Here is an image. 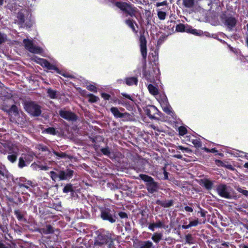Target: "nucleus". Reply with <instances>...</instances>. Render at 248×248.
Returning a JSON list of instances; mask_svg holds the SVG:
<instances>
[{"label": "nucleus", "mask_w": 248, "mask_h": 248, "mask_svg": "<svg viewBox=\"0 0 248 248\" xmlns=\"http://www.w3.org/2000/svg\"><path fill=\"white\" fill-rule=\"evenodd\" d=\"M216 191L219 196L227 199H232L234 197V191L232 188L225 184L217 185Z\"/></svg>", "instance_id": "f257e3e1"}, {"label": "nucleus", "mask_w": 248, "mask_h": 248, "mask_svg": "<svg viewBox=\"0 0 248 248\" xmlns=\"http://www.w3.org/2000/svg\"><path fill=\"white\" fill-rule=\"evenodd\" d=\"M139 177L146 183L147 189L150 193H153L156 191L157 188V184L152 177L143 174H140Z\"/></svg>", "instance_id": "f03ea898"}, {"label": "nucleus", "mask_w": 248, "mask_h": 248, "mask_svg": "<svg viewBox=\"0 0 248 248\" xmlns=\"http://www.w3.org/2000/svg\"><path fill=\"white\" fill-rule=\"evenodd\" d=\"M24 108L30 114L38 116L41 113V107L33 102H28L25 103Z\"/></svg>", "instance_id": "7ed1b4c3"}, {"label": "nucleus", "mask_w": 248, "mask_h": 248, "mask_svg": "<svg viewBox=\"0 0 248 248\" xmlns=\"http://www.w3.org/2000/svg\"><path fill=\"white\" fill-rule=\"evenodd\" d=\"M115 5L121 10L131 16H135L136 12V9L126 2H117Z\"/></svg>", "instance_id": "20e7f679"}, {"label": "nucleus", "mask_w": 248, "mask_h": 248, "mask_svg": "<svg viewBox=\"0 0 248 248\" xmlns=\"http://www.w3.org/2000/svg\"><path fill=\"white\" fill-rule=\"evenodd\" d=\"M23 43L25 48L30 52L36 54H40L42 52V49L34 45L32 41L31 40L25 39Z\"/></svg>", "instance_id": "39448f33"}, {"label": "nucleus", "mask_w": 248, "mask_h": 248, "mask_svg": "<svg viewBox=\"0 0 248 248\" xmlns=\"http://www.w3.org/2000/svg\"><path fill=\"white\" fill-rule=\"evenodd\" d=\"M101 217L103 220H107L111 223L116 221V219L111 214V211L108 208H102L101 209Z\"/></svg>", "instance_id": "423d86ee"}, {"label": "nucleus", "mask_w": 248, "mask_h": 248, "mask_svg": "<svg viewBox=\"0 0 248 248\" xmlns=\"http://www.w3.org/2000/svg\"><path fill=\"white\" fill-rule=\"evenodd\" d=\"M223 22L227 29L231 31L235 26L237 21L232 16H227L224 18Z\"/></svg>", "instance_id": "0eeeda50"}, {"label": "nucleus", "mask_w": 248, "mask_h": 248, "mask_svg": "<svg viewBox=\"0 0 248 248\" xmlns=\"http://www.w3.org/2000/svg\"><path fill=\"white\" fill-rule=\"evenodd\" d=\"M109 241H111V238L108 235L100 234L97 237L94 245L96 246H102L107 244Z\"/></svg>", "instance_id": "6e6552de"}, {"label": "nucleus", "mask_w": 248, "mask_h": 248, "mask_svg": "<svg viewBox=\"0 0 248 248\" xmlns=\"http://www.w3.org/2000/svg\"><path fill=\"white\" fill-rule=\"evenodd\" d=\"M59 114L62 118L67 121H74L77 120L76 115L69 111L61 110L59 111Z\"/></svg>", "instance_id": "1a4fd4ad"}, {"label": "nucleus", "mask_w": 248, "mask_h": 248, "mask_svg": "<svg viewBox=\"0 0 248 248\" xmlns=\"http://www.w3.org/2000/svg\"><path fill=\"white\" fill-rule=\"evenodd\" d=\"M140 42L141 53L143 58L145 59L147 56V41L144 35L140 36Z\"/></svg>", "instance_id": "9d476101"}, {"label": "nucleus", "mask_w": 248, "mask_h": 248, "mask_svg": "<svg viewBox=\"0 0 248 248\" xmlns=\"http://www.w3.org/2000/svg\"><path fill=\"white\" fill-rule=\"evenodd\" d=\"M158 71L159 69L158 68H156L155 69L153 68L151 70H149L148 72H145L144 76L146 79L149 81L151 82H154Z\"/></svg>", "instance_id": "9b49d317"}, {"label": "nucleus", "mask_w": 248, "mask_h": 248, "mask_svg": "<svg viewBox=\"0 0 248 248\" xmlns=\"http://www.w3.org/2000/svg\"><path fill=\"white\" fill-rule=\"evenodd\" d=\"M37 62L40 64L42 66L46 67L49 70H54L57 73H59V70L54 65L50 64L48 61L44 59L38 58L36 60Z\"/></svg>", "instance_id": "f8f14e48"}, {"label": "nucleus", "mask_w": 248, "mask_h": 248, "mask_svg": "<svg viewBox=\"0 0 248 248\" xmlns=\"http://www.w3.org/2000/svg\"><path fill=\"white\" fill-rule=\"evenodd\" d=\"M145 110L146 114L152 119L154 118L155 115L158 112L157 108L152 105L147 106Z\"/></svg>", "instance_id": "ddd939ff"}, {"label": "nucleus", "mask_w": 248, "mask_h": 248, "mask_svg": "<svg viewBox=\"0 0 248 248\" xmlns=\"http://www.w3.org/2000/svg\"><path fill=\"white\" fill-rule=\"evenodd\" d=\"M110 111L116 118H123L128 114L127 113H121L118 108L116 107H112Z\"/></svg>", "instance_id": "4468645a"}, {"label": "nucleus", "mask_w": 248, "mask_h": 248, "mask_svg": "<svg viewBox=\"0 0 248 248\" xmlns=\"http://www.w3.org/2000/svg\"><path fill=\"white\" fill-rule=\"evenodd\" d=\"M165 103H164L163 105H162V108L164 111H165L166 113H167L168 114L170 115V116H172L174 114L173 112L172 111V108L171 107L168 105V100L167 98L165 97Z\"/></svg>", "instance_id": "2eb2a0df"}, {"label": "nucleus", "mask_w": 248, "mask_h": 248, "mask_svg": "<svg viewBox=\"0 0 248 248\" xmlns=\"http://www.w3.org/2000/svg\"><path fill=\"white\" fill-rule=\"evenodd\" d=\"M39 232L45 234H50L54 232V229L50 225H46V226L39 229Z\"/></svg>", "instance_id": "dca6fc26"}, {"label": "nucleus", "mask_w": 248, "mask_h": 248, "mask_svg": "<svg viewBox=\"0 0 248 248\" xmlns=\"http://www.w3.org/2000/svg\"><path fill=\"white\" fill-rule=\"evenodd\" d=\"M173 202L172 200L162 201L158 200L156 202V204L160 205L164 208H168L171 206L173 205Z\"/></svg>", "instance_id": "f3484780"}, {"label": "nucleus", "mask_w": 248, "mask_h": 248, "mask_svg": "<svg viewBox=\"0 0 248 248\" xmlns=\"http://www.w3.org/2000/svg\"><path fill=\"white\" fill-rule=\"evenodd\" d=\"M165 225L163 223L161 222L160 221H158L155 223L150 224L148 227V228L152 230V231H154L155 228H165Z\"/></svg>", "instance_id": "a211bd4d"}, {"label": "nucleus", "mask_w": 248, "mask_h": 248, "mask_svg": "<svg viewBox=\"0 0 248 248\" xmlns=\"http://www.w3.org/2000/svg\"><path fill=\"white\" fill-rule=\"evenodd\" d=\"M125 83L129 86L137 85L138 83V79L135 77L128 78L125 79Z\"/></svg>", "instance_id": "6ab92c4d"}, {"label": "nucleus", "mask_w": 248, "mask_h": 248, "mask_svg": "<svg viewBox=\"0 0 248 248\" xmlns=\"http://www.w3.org/2000/svg\"><path fill=\"white\" fill-rule=\"evenodd\" d=\"M125 23L132 29L133 31L135 33L137 32V31L134 26V24L135 25H137V24L134 21L131 19H127L125 21Z\"/></svg>", "instance_id": "aec40b11"}, {"label": "nucleus", "mask_w": 248, "mask_h": 248, "mask_svg": "<svg viewBox=\"0 0 248 248\" xmlns=\"http://www.w3.org/2000/svg\"><path fill=\"white\" fill-rule=\"evenodd\" d=\"M202 185L203 186L207 189H211L212 188L213 186V182L211 181L208 179H205L202 181Z\"/></svg>", "instance_id": "412c9836"}, {"label": "nucleus", "mask_w": 248, "mask_h": 248, "mask_svg": "<svg viewBox=\"0 0 248 248\" xmlns=\"http://www.w3.org/2000/svg\"><path fill=\"white\" fill-rule=\"evenodd\" d=\"M149 92L153 95H155L158 93V89L152 84H149L148 86Z\"/></svg>", "instance_id": "4be33fe9"}, {"label": "nucleus", "mask_w": 248, "mask_h": 248, "mask_svg": "<svg viewBox=\"0 0 248 248\" xmlns=\"http://www.w3.org/2000/svg\"><path fill=\"white\" fill-rule=\"evenodd\" d=\"M162 233H155L153 235L152 239L154 242L157 243L162 239Z\"/></svg>", "instance_id": "5701e85b"}, {"label": "nucleus", "mask_w": 248, "mask_h": 248, "mask_svg": "<svg viewBox=\"0 0 248 248\" xmlns=\"http://www.w3.org/2000/svg\"><path fill=\"white\" fill-rule=\"evenodd\" d=\"M14 212L18 220L24 222L26 221L23 214L19 210H15Z\"/></svg>", "instance_id": "b1692460"}, {"label": "nucleus", "mask_w": 248, "mask_h": 248, "mask_svg": "<svg viewBox=\"0 0 248 248\" xmlns=\"http://www.w3.org/2000/svg\"><path fill=\"white\" fill-rule=\"evenodd\" d=\"M17 153L16 152H14V154L9 155L7 156V159L11 163H15L17 159Z\"/></svg>", "instance_id": "393cba45"}, {"label": "nucleus", "mask_w": 248, "mask_h": 248, "mask_svg": "<svg viewBox=\"0 0 248 248\" xmlns=\"http://www.w3.org/2000/svg\"><path fill=\"white\" fill-rule=\"evenodd\" d=\"M153 245V243L150 241H144L141 244L140 248H151Z\"/></svg>", "instance_id": "a878e982"}, {"label": "nucleus", "mask_w": 248, "mask_h": 248, "mask_svg": "<svg viewBox=\"0 0 248 248\" xmlns=\"http://www.w3.org/2000/svg\"><path fill=\"white\" fill-rule=\"evenodd\" d=\"M47 93L50 98L55 99L57 98L56 92L55 90L51 89H48Z\"/></svg>", "instance_id": "bb28decb"}, {"label": "nucleus", "mask_w": 248, "mask_h": 248, "mask_svg": "<svg viewBox=\"0 0 248 248\" xmlns=\"http://www.w3.org/2000/svg\"><path fill=\"white\" fill-rule=\"evenodd\" d=\"M194 3V0H183V4L187 8L192 7Z\"/></svg>", "instance_id": "cd10ccee"}, {"label": "nucleus", "mask_w": 248, "mask_h": 248, "mask_svg": "<svg viewBox=\"0 0 248 248\" xmlns=\"http://www.w3.org/2000/svg\"><path fill=\"white\" fill-rule=\"evenodd\" d=\"M26 161L24 158L23 156H21L19 158V162L18 166L20 168H23V167L27 166L26 164Z\"/></svg>", "instance_id": "c85d7f7f"}, {"label": "nucleus", "mask_w": 248, "mask_h": 248, "mask_svg": "<svg viewBox=\"0 0 248 248\" xmlns=\"http://www.w3.org/2000/svg\"><path fill=\"white\" fill-rule=\"evenodd\" d=\"M89 101L92 103L96 102L99 98L97 96L93 94H89L88 95Z\"/></svg>", "instance_id": "c756f323"}, {"label": "nucleus", "mask_w": 248, "mask_h": 248, "mask_svg": "<svg viewBox=\"0 0 248 248\" xmlns=\"http://www.w3.org/2000/svg\"><path fill=\"white\" fill-rule=\"evenodd\" d=\"M32 183L31 181H28L27 184H19V186L20 188H21L22 190L25 191V189H29V186L28 185H31Z\"/></svg>", "instance_id": "7c9ffc66"}, {"label": "nucleus", "mask_w": 248, "mask_h": 248, "mask_svg": "<svg viewBox=\"0 0 248 248\" xmlns=\"http://www.w3.org/2000/svg\"><path fill=\"white\" fill-rule=\"evenodd\" d=\"M157 16L160 20H164L166 16V13L165 12L157 10Z\"/></svg>", "instance_id": "2f4dec72"}, {"label": "nucleus", "mask_w": 248, "mask_h": 248, "mask_svg": "<svg viewBox=\"0 0 248 248\" xmlns=\"http://www.w3.org/2000/svg\"><path fill=\"white\" fill-rule=\"evenodd\" d=\"M43 132H46L48 134H50L51 135H55L56 131L54 128L53 127H48L46 129H45Z\"/></svg>", "instance_id": "473e14b6"}, {"label": "nucleus", "mask_w": 248, "mask_h": 248, "mask_svg": "<svg viewBox=\"0 0 248 248\" xmlns=\"http://www.w3.org/2000/svg\"><path fill=\"white\" fill-rule=\"evenodd\" d=\"M176 31L178 32L185 31V26L183 24H179L176 26Z\"/></svg>", "instance_id": "72a5a7b5"}, {"label": "nucleus", "mask_w": 248, "mask_h": 248, "mask_svg": "<svg viewBox=\"0 0 248 248\" xmlns=\"http://www.w3.org/2000/svg\"><path fill=\"white\" fill-rule=\"evenodd\" d=\"M179 134L181 136L185 135L187 132L186 128L184 126H180L178 128Z\"/></svg>", "instance_id": "f704fd0d"}, {"label": "nucleus", "mask_w": 248, "mask_h": 248, "mask_svg": "<svg viewBox=\"0 0 248 248\" xmlns=\"http://www.w3.org/2000/svg\"><path fill=\"white\" fill-rule=\"evenodd\" d=\"M50 177L54 181H56L59 178V173L57 174L56 172L51 171L50 172Z\"/></svg>", "instance_id": "c9c22d12"}, {"label": "nucleus", "mask_w": 248, "mask_h": 248, "mask_svg": "<svg viewBox=\"0 0 248 248\" xmlns=\"http://www.w3.org/2000/svg\"><path fill=\"white\" fill-rule=\"evenodd\" d=\"M73 191L72 186L71 185H67L63 189L64 193H67Z\"/></svg>", "instance_id": "e433bc0d"}, {"label": "nucleus", "mask_w": 248, "mask_h": 248, "mask_svg": "<svg viewBox=\"0 0 248 248\" xmlns=\"http://www.w3.org/2000/svg\"><path fill=\"white\" fill-rule=\"evenodd\" d=\"M7 40V36L4 33H0V44L5 42Z\"/></svg>", "instance_id": "4c0bfd02"}, {"label": "nucleus", "mask_w": 248, "mask_h": 248, "mask_svg": "<svg viewBox=\"0 0 248 248\" xmlns=\"http://www.w3.org/2000/svg\"><path fill=\"white\" fill-rule=\"evenodd\" d=\"M65 176L64 171H60L59 172V179L60 180H66V177Z\"/></svg>", "instance_id": "58836bf2"}, {"label": "nucleus", "mask_w": 248, "mask_h": 248, "mask_svg": "<svg viewBox=\"0 0 248 248\" xmlns=\"http://www.w3.org/2000/svg\"><path fill=\"white\" fill-rule=\"evenodd\" d=\"M17 18L21 23L24 22V16L22 13H18L17 15Z\"/></svg>", "instance_id": "ea45409f"}, {"label": "nucleus", "mask_w": 248, "mask_h": 248, "mask_svg": "<svg viewBox=\"0 0 248 248\" xmlns=\"http://www.w3.org/2000/svg\"><path fill=\"white\" fill-rule=\"evenodd\" d=\"M192 143L195 145L196 147H200L202 146L201 142L199 140L194 139L192 140Z\"/></svg>", "instance_id": "a19ab883"}, {"label": "nucleus", "mask_w": 248, "mask_h": 248, "mask_svg": "<svg viewBox=\"0 0 248 248\" xmlns=\"http://www.w3.org/2000/svg\"><path fill=\"white\" fill-rule=\"evenodd\" d=\"M65 176L66 177V179L71 178L73 176V171L72 170H67L66 171H65Z\"/></svg>", "instance_id": "79ce46f5"}, {"label": "nucleus", "mask_w": 248, "mask_h": 248, "mask_svg": "<svg viewBox=\"0 0 248 248\" xmlns=\"http://www.w3.org/2000/svg\"><path fill=\"white\" fill-rule=\"evenodd\" d=\"M237 190L243 194V195H244L245 196H247V197H248V190H244L243 189H242V188L241 187H238L237 188Z\"/></svg>", "instance_id": "37998d69"}, {"label": "nucleus", "mask_w": 248, "mask_h": 248, "mask_svg": "<svg viewBox=\"0 0 248 248\" xmlns=\"http://www.w3.org/2000/svg\"><path fill=\"white\" fill-rule=\"evenodd\" d=\"M23 157L25 159V160L26 161V162H30L32 160L33 155H30V154L26 155H25V156Z\"/></svg>", "instance_id": "c03bdc74"}, {"label": "nucleus", "mask_w": 248, "mask_h": 248, "mask_svg": "<svg viewBox=\"0 0 248 248\" xmlns=\"http://www.w3.org/2000/svg\"><path fill=\"white\" fill-rule=\"evenodd\" d=\"M101 152H102V153L103 154L108 155V156H109L110 154L109 149L108 147L102 148L101 149Z\"/></svg>", "instance_id": "a18cd8bd"}, {"label": "nucleus", "mask_w": 248, "mask_h": 248, "mask_svg": "<svg viewBox=\"0 0 248 248\" xmlns=\"http://www.w3.org/2000/svg\"><path fill=\"white\" fill-rule=\"evenodd\" d=\"M186 31H187L188 32H190L193 34H196V35L199 34V33L198 32V31L196 29H188V30H186ZM199 32H200L201 31H199Z\"/></svg>", "instance_id": "49530a36"}, {"label": "nucleus", "mask_w": 248, "mask_h": 248, "mask_svg": "<svg viewBox=\"0 0 248 248\" xmlns=\"http://www.w3.org/2000/svg\"><path fill=\"white\" fill-rule=\"evenodd\" d=\"M87 88L88 90H89L90 91L93 92H96V88L93 85H89L87 86Z\"/></svg>", "instance_id": "de8ad7c7"}, {"label": "nucleus", "mask_w": 248, "mask_h": 248, "mask_svg": "<svg viewBox=\"0 0 248 248\" xmlns=\"http://www.w3.org/2000/svg\"><path fill=\"white\" fill-rule=\"evenodd\" d=\"M53 153L57 155V156L61 157V158H64L66 156L65 154L64 153H59L58 152H56L55 151H53Z\"/></svg>", "instance_id": "09e8293b"}, {"label": "nucleus", "mask_w": 248, "mask_h": 248, "mask_svg": "<svg viewBox=\"0 0 248 248\" xmlns=\"http://www.w3.org/2000/svg\"><path fill=\"white\" fill-rule=\"evenodd\" d=\"M199 223L198 219H196L193 221H190L189 223V225L190 227L192 226H196L198 225Z\"/></svg>", "instance_id": "8fccbe9b"}, {"label": "nucleus", "mask_w": 248, "mask_h": 248, "mask_svg": "<svg viewBox=\"0 0 248 248\" xmlns=\"http://www.w3.org/2000/svg\"><path fill=\"white\" fill-rule=\"evenodd\" d=\"M162 170L163 171V174H164V177L163 179H164L165 180L168 179V173L166 171V170H165V168L163 167L162 168Z\"/></svg>", "instance_id": "3c124183"}, {"label": "nucleus", "mask_w": 248, "mask_h": 248, "mask_svg": "<svg viewBox=\"0 0 248 248\" xmlns=\"http://www.w3.org/2000/svg\"><path fill=\"white\" fill-rule=\"evenodd\" d=\"M168 4L167 1L166 0L163 1L161 2H157L156 4V7H159L161 6L167 5Z\"/></svg>", "instance_id": "603ef678"}, {"label": "nucleus", "mask_w": 248, "mask_h": 248, "mask_svg": "<svg viewBox=\"0 0 248 248\" xmlns=\"http://www.w3.org/2000/svg\"><path fill=\"white\" fill-rule=\"evenodd\" d=\"M178 149L182 151H185L187 152H191V150L188 148H185L182 146H178Z\"/></svg>", "instance_id": "864d4df0"}, {"label": "nucleus", "mask_w": 248, "mask_h": 248, "mask_svg": "<svg viewBox=\"0 0 248 248\" xmlns=\"http://www.w3.org/2000/svg\"><path fill=\"white\" fill-rule=\"evenodd\" d=\"M101 96L105 100H108L110 97V96L109 94L105 93H102L101 94Z\"/></svg>", "instance_id": "5fc2aeb1"}, {"label": "nucleus", "mask_w": 248, "mask_h": 248, "mask_svg": "<svg viewBox=\"0 0 248 248\" xmlns=\"http://www.w3.org/2000/svg\"><path fill=\"white\" fill-rule=\"evenodd\" d=\"M191 240H192V237L191 236V235H187L186 236V241L187 243H191L192 242H191Z\"/></svg>", "instance_id": "6e6d98bb"}, {"label": "nucleus", "mask_w": 248, "mask_h": 248, "mask_svg": "<svg viewBox=\"0 0 248 248\" xmlns=\"http://www.w3.org/2000/svg\"><path fill=\"white\" fill-rule=\"evenodd\" d=\"M119 215L122 218L127 217V214L124 212H120Z\"/></svg>", "instance_id": "4d7b16f0"}, {"label": "nucleus", "mask_w": 248, "mask_h": 248, "mask_svg": "<svg viewBox=\"0 0 248 248\" xmlns=\"http://www.w3.org/2000/svg\"><path fill=\"white\" fill-rule=\"evenodd\" d=\"M122 95L125 97V98L128 99L129 100H131V101H133V99L131 98V97L129 95L127 94L126 93H122Z\"/></svg>", "instance_id": "13d9d810"}, {"label": "nucleus", "mask_w": 248, "mask_h": 248, "mask_svg": "<svg viewBox=\"0 0 248 248\" xmlns=\"http://www.w3.org/2000/svg\"><path fill=\"white\" fill-rule=\"evenodd\" d=\"M11 111L14 112L15 113H17V107L13 105L11 108Z\"/></svg>", "instance_id": "bf43d9fd"}, {"label": "nucleus", "mask_w": 248, "mask_h": 248, "mask_svg": "<svg viewBox=\"0 0 248 248\" xmlns=\"http://www.w3.org/2000/svg\"><path fill=\"white\" fill-rule=\"evenodd\" d=\"M185 210L186 212H192L193 211V209L191 207H189V206H186L185 207Z\"/></svg>", "instance_id": "052dcab7"}, {"label": "nucleus", "mask_w": 248, "mask_h": 248, "mask_svg": "<svg viewBox=\"0 0 248 248\" xmlns=\"http://www.w3.org/2000/svg\"><path fill=\"white\" fill-rule=\"evenodd\" d=\"M39 168L42 170H47L48 169V167L46 166H40Z\"/></svg>", "instance_id": "680f3d73"}, {"label": "nucleus", "mask_w": 248, "mask_h": 248, "mask_svg": "<svg viewBox=\"0 0 248 248\" xmlns=\"http://www.w3.org/2000/svg\"><path fill=\"white\" fill-rule=\"evenodd\" d=\"M225 167L231 170H233V168L231 165H226Z\"/></svg>", "instance_id": "e2e57ef3"}, {"label": "nucleus", "mask_w": 248, "mask_h": 248, "mask_svg": "<svg viewBox=\"0 0 248 248\" xmlns=\"http://www.w3.org/2000/svg\"><path fill=\"white\" fill-rule=\"evenodd\" d=\"M150 127L154 129V130H156L157 131H159L158 129L157 128V127L156 126H155V125L154 124H151L150 125Z\"/></svg>", "instance_id": "0e129e2a"}, {"label": "nucleus", "mask_w": 248, "mask_h": 248, "mask_svg": "<svg viewBox=\"0 0 248 248\" xmlns=\"http://www.w3.org/2000/svg\"><path fill=\"white\" fill-rule=\"evenodd\" d=\"M190 227H190L189 224L187 225H183L182 226V228L185 229H187L189 228Z\"/></svg>", "instance_id": "69168bd1"}, {"label": "nucleus", "mask_w": 248, "mask_h": 248, "mask_svg": "<svg viewBox=\"0 0 248 248\" xmlns=\"http://www.w3.org/2000/svg\"><path fill=\"white\" fill-rule=\"evenodd\" d=\"M174 157L176 158H177L178 159H181L182 158V155H174Z\"/></svg>", "instance_id": "338daca9"}, {"label": "nucleus", "mask_w": 248, "mask_h": 248, "mask_svg": "<svg viewBox=\"0 0 248 248\" xmlns=\"http://www.w3.org/2000/svg\"><path fill=\"white\" fill-rule=\"evenodd\" d=\"M41 149L43 151H46L47 150V148L46 146H43L41 148Z\"/></svg>", "instance_id": "774afa93"}]
</instances>
